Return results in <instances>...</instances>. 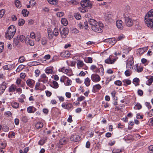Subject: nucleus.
I'll return each instance as SVG.
<instances>
[{
    "mask_svg": "<svg viewBox=\"0 0 153 153\" xmlns=\"http://www.w3.org/2000/svg\"><path fill=\"white\" fill-rule=\"evenodd\" d=\"M145 22L148 27L153 29V9L147 13L145 17Z\"/></svg>",
    "mask_w": 153,
    "mask_h": 153,
    "instance_id": "f257e3e1",
    "label": "nucleus"
},
{
    "mask_svg": "<svg viewBox=\"0 0 153 153\" xmlns=\"http://www.w3.org/2000/svg\"><path fill=\"white\" fill-rule=\"evenodd\" d=\"M16 29L13 25L10 26L5 33V37L7 39L10 40L13 38L16 32Z\"/></svg>",
    "mask_w": 153,
    "mask_h": 153,
    "instance_id": "f03ea898",
    "label": "nucleus"
},
{
    "mask_svg": "<svg viewBox=\"0 0 153 153\" xmlns=\"http://www.w3.org/2000/svg\"><path fill=\"white\" fill-rule=\"evenodd\" d=\"M125 21L126 25L128 27H131L133 25V21L131 18L130 14L125 12L123 14Z\"/></svg>",
    "mask_w": 153,
    "mask_h": 153,
    "instance_id": "7ed1b4c3",
    "label": "nucleus"
},
{
    "mask_svg": "<svg viewBox=\"0 0 153 153\" xmlns=\"http://www.w3.org/2000/svg\"><path fill=\"white\" fill-rule=\"evenodd\" d=\"M59 30L57 28H55L53 31L50 28L48 29V37L50 39H52L54 36H56L59 34Z\"/></svg>",
    "mask_w": 153,
    "mask_h": 153,
    "instance_id": "20e7f679",
    "label": "nucleus"
},
{
    "mask_svg": "<svg viewBox=\"0 0 153 153\" xmlns=\"http://www.w3.org/2000/svg\"><path fill=\"white\" fill-rule=\"evenodd\" d=\"M104 27L103 24L100 22H99L94 27H91V28L93 30L97 33H101L102 32V28Z\"/></svg>",
    "mask_w": 153,
    "mask_h": 153,
    "instance_id": "39448f33",
    "label": "nucleus"
},
{
    "mask_svg": "<svg viewBox=\"0 0 153 153\" xmlns=\"http://www.w3.org/2000/svg\"><path fill=\"white\" fill-rule=\"evenodd\" d=\"M80 4L82 7L91 8L92 5L91 2L88 0H83L81 1Z\"/></svg>",
    "mask_w": 153,
    "mask_h": 153,
    "instance_id": "423d86ee",
    "label": "nucleus"
},
{
    "mask_svg": "<svg viewBox=\"0 0 153 153\" xmlns=\"http://www.w3.org/2000/svg\"><path fill=\"white\" fill-rule=\"evenodd\" d=\"M60 30V34L62 38H65L66 36L68 34L69 30L68 28L66 27L62 29V30L60 29L59 30Z\"/></svg>",
    "mask_w": 153,
    "mask_h": 153,
    "instance_id": "0eeeda50",
    "label": "nucleus"
},
{
    "mask_svg": "<svg viewBox=\"0 0 153 153\" xmlns=\"http://www.w3.org/2000/svg\"><path fill=\"white\" fill-rule=\"evenodd\" d=\"M62 107L63 108L67 109L68 111H71L73 108V106L71 103L66 104L64 102L62 104Z\"/></svg>",
    "mask_w": 153,
    "mask_h": 153,
    "instance_id": "6e6552de",
    "label": "nucleus"
},
{
    "mask_svg": "<svg viewBox=\"0 0 153 153\" xmlns=\"http://www.w3.org/2000/svg\"><path fill=\"white\" fill-rule=\"evenodd\" d=\"M112 57V56L111 55H110L108 58L105 60V62L108 64H113L114 62L118 59V57H116L115 58L112 59L111 58Z\"/></svg>",
    "mask_w": 153,
    "mask_h": 153,
    "instance_id": "1a4fd4ad",
    "label": "nucleus"
},
{
    "mask_svg": "<svg viewBox=\"0 0 153 153\" xmlns=\"http://www.w3.org/2000/svg\"><path fill=\"white\" fill-rule=\"evenodd\" d=\"M59 71L66 74L69 76H71L72 75L71 70V69H66L65 67H63L60 69Z\"/></svg>",
    "mask_w": 153,
    "mask_h": 153,
    "instance_id": "9d476101",
    "label": "nucleus"
},
{
    "mask_svg": "<svg viewBox=\"0 0 153 153\" xmlns=\"http://www.w3.org/2000/svg\"><path fill=\"white\" fill-rule=\"evenodd\" d=\"M92 80L94 82H98L100 80L101 78L100 76L96 74H93L91 76Z\"/></svg>",
    "mask_w": 153,
    "mask_h": 153,
    "instance_id": "9b49d317",
    "label": "nucleus"
},
{
    "mask_svg": "<svg viewBox=\"0 0 153 153\" xmlns=\"http://www.w3.org/2000/svg\"><path fill=\"white\" fill-rule=\"evenodd\" d=\"M26 82L28 86L33 88L34 86L35 82L33 80L29 79L26 81Z\"/></svg>",
    "mask_w": 153,
    "mask_h": 153,
    "instance_id": "f8f14e48",
    "label": "nucleus"
},
{
    "mask_svg": "<svg viewBox=\"0 0 153 153\" xmlns=\"http://www.w3.org/2000/svg\"><path fill=\"white\" fill-rule=\"evenodd\" d=\"M116 25L118 29L122 30L123 29L124 24L123 22L121 20H118L116 21Z\"/></svg>",
    "mask_w": 153,
    "mask_h": 153,
    "instance_id": "ddd939ff",
    "label": "nucleus"
},
{
    "mask_svg": "<svg viewBox=\"0 0 153 153\" xmlns=\"http://www.w3.org/2000/svg\"><path fill=\"white\" fill-rule=\"evenodd\" d=\"M48 77L46 76L45 74H43L40 76V81L42 82L43 83H46L48 81Z\"/></svg>",
    "mask_w": 153,
    "mask_h": 153,
    "instance_id": "4468645a",
    "label": "nucleus"
},
{
    "mask_svg": "<svg viewBox=\"0 0 153 153\" xmlns=\"http://www.w3.org/2000/svg\"><path fill=\"white\" fill-rule=\"evenodd\" d=\"M70 139L71 141L77 142L80 140V137L77 135H74L71 136Z\"/></svg>",
    "mask_w": 153,
    "mask_h": 153,
    "instance_id": "2eb2a0df",
    "label": "nucleus"
},
{
    "mask_svg": "<svg viewBox=\"0 0 153 153\" xmlns=\"http://www.w3.org/2000/svg\"><path fill=\"white\" fill-rule=\"evenodd\" d=\"M6 88V85L5 83H3L0 86V95L4 91Z\"/></svg>",
    "mask_w": 153,
    "mask_h": 153,
    "instance_id": "dca6fc26",
    "label": "nucleus"
},
{
    "mask_svg": "<svg viewBox=\"0 0 153 153\" xmlns=\"http://www.w3.org/2000/svg\"><path fill=\"white\" fill-rule=\"evenodd\" d=\"M70 55V52L68 51H66L62 52L60 54V56L61 57H69Z\"/></svg>",
    "mask_w": 153,
    "mask_h": 153,
    "instance_id": "f3484780",
    "label": "nucleus"
},
{
    "mask_svg": "<svg viewBox=\"0 0 153 153\" xmlns=\"http://www.w3.org/2000/svg\"><path fill=\"white\" fill-rule=\"evenodd\" d=\"M148 49V47H145L142 48H140L137 50V52L140 54H143Z\"/></svg>",
    "mask_w": 153,
    "mask_h": 153,
    "instance_id": "a211bd4d",
    "label": "nucleus"
},
{
    "mask_svg": "<svg viewBox=\"0 0 153 153\" xmlns=\"http://www.w3.org/2000/svg\"><path fill=\"white\" fill-rule=\"evenodd\" d=\"M132 59L130 61H128L126 63V68H129L130 69H132L133 67H132V65L134 64V61L133 60V58L132 57Z\"/></svg>",
    "mask_w": 153,
    "mask_h": 153,
    "instance_id": "6ab92c4d",
    "label": "nucleus"
},
{
    "mask_svg": "<svg viewBox=\"0 0 153 153\" xmlns=\"http://www.w3.org/2000/svg\"><path fill=\"white\" fill-rule=\"evenodd\" d=\"M89 24L91 25V27L94 26L98 23L97 21L95 19H90L88 20Z\"/></svg>",
    "mask_w": 153,
    "mask_h": 153,
    "instance_id": "aec40b11",
    "label": "nucleus"
},
{
    "mask_svg": "<svg viewBox=\"0 0 153 153\" xmlns=\"http://www.w3.org/2000/svg\"><path fill=\"white\" fill-rule=\"evenodd\" d=\"M26 38L25 43L26 44L30 45V46H33L34 45V42L33 40L29 39L28 38Z\"/></svg>",
    "mask_w": 153,
    "mask_h": 153,
    "instance_id": "412c9836",
    "label": "nucleus"
},
{
    "mask_svg": "<svg viewBox=\"0 0 153 153\" xmlns=\"http://www.w3.org/2000/svg\"><path fill=\"white\" fill-rule=\"evenodd\" d=\"M16 88V86L14 84H12L9 87L8 91L10 93H12L13 94Z\"/></svg>",
    "mask_w": 153,
    "mask_h": 153,
    "instance_id": "4be33fe9",
    "label": "nucleus"
},
{
    "mask_svg": "<svg viewBox=\"0 0 153 153\" xmlns=\"http://www.w3.org/2000/svg\"><path fill=\"white\" fill-rule=\"evenodd\" d=\"M53 68V67H47L45 70V72L47 74H52Z\"/></svg>",
    "mask_w": 153,
    "mask_h": 153,
    "instance_id": "5701e85b",
    "label": "nucleus"
},
{
    "mask_svg": "<svg viewBox=\"0 0 153 153\" xmlns=\"http://www.w3.org/2000/svg\"><path fill=\"white\" fill-rule=\"evenodd\" d=\"M84 65L83 61L81 60H78L77 63V65L78 69H80Z\"/></svg>",
    "mask_w": 153,
    "mask_h": 153,
    "instance_id": "b1692460",
    "label": "nucleus"
},
{
    "mask_svg": "<svg viewBox=\"0 0 153 153\" xmlns=\"http://www.w3.org/2000/svg\"><path fill=\"white\" fill-rule=\"evenodd\" d=\"M48 2L50 4L55 5L58 4V0H47Z\"/></svg>",
    "mask_w": 153,
    "mask_h": 153,
    "instance_id": "393cba45",
    "label": "nucleus"
},
{
    "mask_svg": "<svg viewBox=\"0 0 153 153\" xmlns=\"http://www.w3.org/2000/svg\"><path fill=\"white\" fill-rule=\"evenodd\" d=\"M39 64V63L37 61L30 62L28 64V66L30 67L38 65Z\"/></svg>",
    "mask_w": 153,
    "mask_h": 153,
    "instance_id": "a878e982",
    "label": "nucleus"
},
{
    "mask_svg": "<svg viewBox=\"0 0 153 153\" xmlns=\"http://www.w3.org/2000/svg\"><path fill=\"white\" fill-rule=\"evenodd\" d=\"M122 82L123 83V85L127 86L131 84V82L130 80L128 79H126L123 80Z\"/></svg>",
    "mask_w": 153,
    "mask_h": 153,
    "instance_id": "bb28decb",
    "label": "nucleus"
},
{
    "mask_svg": "<svg viewBox=\"0 0 153 153\" xmlns=\"http://www.w3.org/2000/svg\"><path fill=\"white\" fill-rule=\"evenodd\" d=\"M101 88V86L99 84H97L94 85L93 87V90L96 92L97 91H99Z\"/></svg>",
    "mask_w": 153,
    "mask_h": 153,
    "instance_id": "cd10ccee",
    "label": "nucleus"
},
{
    "mask_svg": "<svg viewBox=\"0 0 153 153\" xmlns=\"http://www.w3.org/2000/svg\"><path fill=\"white\" fill-rule=\"evenodd\" d=\"M43 126V123L40 122H37L35 125V126L37 129H39L42 128Z\"/></svg>",
    "mask_w": 153,
    "mask_h": 153,
    "instance_id": "c85d7f7f",
    "label": "nucleus"
},
{
    "mask_svg": "<svg viewBox=\"0 0 153 153\" xmlns=\"http://www.w3.org/2000/svg\"><path fill=\"white\" fill-rule=\"evenodd\" d=\"M91 80L88 77L86 78L85 80L84 83L85 85L87 86H89L90 85Z\"/></svg>",
    "mask_w": 153,
    "mask_h": 153,
    "instance_id": "c756f323",
    "label": "nucleus"
},
{
    "mask_svg": "<svg viewBox=\"0 0 153 153\" xmlns=\"http://www.w3.org/2000/svg\"><path fill=\"white\" fill-rule=\"evenodd\" d=\"M67 142L66 139L63 138L61 139L59 141V143L60 145H64Z\"/></svg>",
    "mask_w": 153,
    "mask_h": 153,
    "instance_id": "7c9ffc66",
    "label": "nucleus"
},
{
    "mask_svg": "<svg viewBox=\"0 0 153 153\" xmlns=\"http://www.w3.org/2000/svg\"><path fill=\"white\" fill-rule=\"evenodd\" d=\"M153 82V76H151L149 79L146 82V84L150 85Z\"/></svg>",
    "mask_w": 153,
    "mask_h": 153,
    "instance_id": "2f4dec72",
    "label": "nucleus"
},
{
    "mask_svg": "<svg viewBox=\"0 0 153 153\" xmlns=\"http://www.w3.org/2000/svg\"><path fill=\"white\" fill-rule=\"evenodd\" d=\"M62 24L64 26H66L68 24V22L67 19L65 18H62L61 20Z\"/></svg>",
    "mask_w": 153,
    "mask_h": 153,
    "instance_id": "473e14b6",
    "label": "nucleus"
},
{
    "mask_svg": "<svg viewBox=\"0 0 153 153\" xmlns=\"http://www.w3.org/2000/svg\"><path fill=\"white\" fill-rule=\"evenodd\" d=\"M85 61L87 63H91L93 62L92 59L91 57H88L85 58Z\"/></svg>",
    "mask_w": 153,
    "mask_h": 153,
    "instance_id": "72a5a7b5",
    "label": "nucleus"
},
{
    "mask_svg": "<svg viewBox=\"0 0 153 153\" xmlns=\"http://www.w3.org/2000/svg\"><path fill=\"white\" fill-rule=\"evenodd\" d=\"M12 107L15 108H17L19 107V104L15 102H13L11 103Z\"/></svg>",
    "mask_w": 153,
    "mask_h": 153,
    "instance_id": "f704fd0d",
    "label": "nucleus"
},
{
    "mask_svg": "<svg viewBox=\"0 0 153 153\" xmlns=\"http://www.w3.org/2000/svg\"><path fill=\"white\" fill-rule=\"evenodd\" d=\"M23 15L24 16H27L29 12L26 9H24L22 11Z\"/></svg>",
    "mask_w": 153,
    "mask_h": 153,
    "instance_id": "c9c22d12",
    "label": "nucleus"
},
{
    "mask_svg": "<svg viewBox=\"0 0 153 153\" xmlns=\"http://www.w3.org/2000/svg\"><path fill=\"white\" fill-rule=\"evenodd\" d=\"M15 5L17 7H20L22 6L20 1L18 0L15 1Z\"/></svg>",
    "mask_w": 153,
    "mask_h": 153,
    "instance_id": "e433bc0d",
    "label": "nucleus"
},
{
    "mask_svg": "<svg viewBox=\"0 0 153 153\" xmlns=\"http://www.w3.org/2000/svg\"><path fill=\"white\" fill-rule=\"evenodd\" d=\"M74 16L76 19L79 20L81 18V16L79 13H75Z\"/></svg>",
    "mask_w": 153,
    "mask_h": 153,
    "instance_id": "4c0bfd02",
    "label": "nucleus"
},
{
    "mask_svg": "<svg viewBox=\"0 0 153 153\" xmlns=\"http://www.w3.org/2000/svg\"><path fill=\"white\" fill-rule=\"evenodd\" d=\"M66 83L64 82V84L66 86L70 85L72 83V81L71 79H70L68 78L66 81Z\"/></svg>",
    "mask_w": 153,
    "mask_h": 153,
    "instance_id": "58836bf2",
    "label": "nucleus"
},
{
    "mask_svg": "<svg viewBox=\"0 0 153 153\" xmlns=\"http://www.w3.org/2000/svg\"><path fill=\"white\" fill-rule=\"evenodd\" d=\"M68 78V77L65 76H62L60 79V81L62 82H64L66 81Z\"/></svg>",
    "mask_w": 153,
    "mask_h": 153,
    "instance_id": "ea45409f",
    "label": "nucleus"
},
{
    "mask_svg": "<svg viewBox=\"0 0 153 153\" xmlns=\"http://www.w3.org/2000/svg\"><path fill=\"white\" fill-rule=\"evenodd\" d=\"M52 84L53 85V86H52L53 88H57L59 87V85L56 81H53Z\"/></svg>",
    "mask_w": 153,
    "mask_h": 153,
    "instance_id": "a19ab883",
    "label": "nucleus"
},
{
    "mask_svg": "<svg viewBox=\"0 0 153 153\" xmlns=\"http://www.w3.org/2000/svg\"><path fill=\"white\" fill-rule=\"evenodd\" d=\"M116 91L114 90L111 92V95L113 98L115 100H117V97H115V95L116 94Z\"/></svg>",
    "mask_w": 153,
    "mask_h": 153,
    "instance_id": "79ce46f5",
    "label": "nucleus"
},
{
    "mask_svg": "<svg viewBox=\"0 0 153 153\" xmlns=\"http://www.w3.org/2000/svg\"><path fill=\"white\" fill-rule=\"evenodd\" d=\"M46 139H43L41 140H40L38 143L40 145H43L46 142Z\"/></svg>",
    "mask_w": 153,
    "mask_h": 153,
    "instance_id": "37998d69",
    "label": "nucleus"
},
{
    "mask_svg": "<svg viewBox=\"0 0 153 153\" xmlns=\"http://www.w3.org/2000/svg\"><path fill=\"white\" fill-rule=\"evenodd\" d=\"M25 21L24 19H20L19 20L18 25L19 26L23 25L25 23Z\"/></svg>",
    "mask_w": 153,
    "mask_h": 153,
    "instance_id": "c03bdc74",
    "label": "nucleus"
},
{
    "mask_svg": "<svg viewBox=\"0 0 153 153\" xmlns=\"http://www.w3.org/2000/svg\"><path fill=\"white\" fill-rule=\"evenodd\" d=\"M131 71L127 70L125 72V74L126 76H129L131 74Z\"/></svg>",
    "mask_w": 153,
    "mask_h": 153,
    "instance_id": "a18cd8bd",
    "label": "nucleus"
},
{
    "mask_svg": "<svg viewBox=\"0 0 153 153\" xmlns=\"http://www.w3.org/2000/svg\"><path fill=\"white\" fill-rule=\"evenodd\" d=\"M142 108V105L140 104L137 103L135 106L134 108L135 109L140 110Z\"/></svg>",
    "mask_w": 153,
    "mask_h": 153,
    "instance_id": "49530a36",
    "label": "nucleus"
},
{
    "mask_svg": "<svg viewBox=\"0 0 153 153\" xmlns=\"http://www.w3.org/2000/svg\"><path fill=\"white\" fill-rule=\"evenodd\" d=\"M99 74L101 76H102L104 74V70L103 67H100L99 68Z\"/></svg>",
    "mask_w": 153,
    "mask_h": 153,
    "instance_id": "de8ad7c7",
    "label": "nucleus"
},
{
    "mask_svg": "<svg viewBox=\"0 0 153 153\" xmlns=\"http://www.w3.org/2000/svg\"><path fill=\"white\" fill-rule=\"evenodd\" d=\"M125 37V36L123 34H121L117 38L118 41H120L123 39Z\"/></svg>",
    "mask_w": 153,
    "mask_h": 153,
    "instance_id": "09e8293b",
    "label": "nucleus"
},
{
    "mask_svg": "<svg viewBox=\"0 0 153 153\" xmlns=\"http://www.w3.org/2000/svg\"><path fill=\"white\" fill-rule=\"evenodd\" d=\"M22 120L24 122L26 123L28 121L27 117L26 116H23L21 118Z\"/></svg>",
    "mask_w": 153,
    "mask_h": 153,
    "instance_id": "8fccbe9b",
    "label": "nucleus"
},
{
    "mask_svg": "<svg viewBox=\"0 0 153 153\" xmlns=\"http://www.w3.org/2000/svg\"><path fill=\"white\" fill-rule=\"evenodd\" d=\"M4 48V43L3 42H0V53L2 52Z\"/></svg>",
    "mask_w": 153,
    "mask_h": 153,
    "instance_id": "3c124183",
    "label": "nucleus"
},
{
    "mask_svg": "<svg viewBox=\"0 0 153 153\" xmlns=\"http://www.w3.org/2000/svg\"><path fill=\"white\" fill-rule=\"evenodd\" d=\"M25 60V58L24 56H20L19 59V62L20 63H22Z\"/></svg>",
    "mask_w": 153,
    "mask_h": 153,
    "instance_id": "603ef678",
    "label": "nucleus"
},
{
    "mask_svg": "<svg viewBox=\"0 0 153 153\" xmlns=\"http://www.w3.org/2000/svg\"><path fill=\"white\" fill-rule=\"evenodd\" d=\"M25 37L23 35L20 36L19 37V40L20 41L22 42H24L25 41Z\"/></svg>",
    "mask_w": 153,
    "mask_h": 153,
    "instance_id": "864d4df0",
    "label": "nucleus"
},
{
    "mask_svg": "<svg viewBox=\"0 0 153 153\" xmlns=\"http://www.w3.org/2000/svg\"><path fill=\"white\" fill-rule=\"evenodd\" d=\"M85 99V97L83 96H80L79 97L77 98V100L79 102H81Z\"/></svg>",
    "mask_w": 153,
    "mask_h": 153,
    "instance_id": "5fc2aeb1",
    "label": "nucleus"
},
{
    "mask_svg": "<svg viewBox=\"0 0 153 153\" xmlns=\"http://www.w3.org/2000/svg\"><path fill=\"white\" fill-rule=\"evenodd\" d=\"M33 106H29L27 108V111L29 113H33L32 109Z\"/></svg>",
    "mask_w": 153,
    "mask_h": 153,
    "instance_id": "6e6d98bb",
    "label": "nucleus"
},
{
    "mask_svg": "<svg viewBox=\"0 0 153 153\" xmlns=\"http://www.w3.org/2000/svg\"><path fill=\"white\" fill-rule=\"evenodd\" d=\"M19 42V39H15L13 41V45L15 46L17 45Z\"/></svg>",
    "mask_w": 153,
    "mask_h": 153,
    "instance_id": "4d7b16f0",
    "label": "nucleus"
},
{
    "mask_svg": "<svg viewBox=\"0 0 153 153\" xmlns=\"http://www.w3.org/2000/svg\"><path fill=\"white\" fill-rule=\"evenodd\" d=\"M71 30L72 33H77L79 32V31L76 28H72Z\"/></svg>",
    "mask_w": 153,
    "mask_h": 153,
    "instance_id": "13d9d810",
    "label": "nucleus"
},
{
    "mask_svg": "<svg viewBox=\"0 0 153 153\" xmlns=\"http://www.w3.org/2000/svg\"><path fill=\"white\" fill-rule=\"evenodd\" d=\"M123 53H124L127 54L129 53L130 50L129 49V48H128L126 49H123Z\"/></svg>",
    "mask_w": 153,
    "mask_h": 153,
    "instance_id": "bf43d9fd",
    "label": "nucleus"
},
{
    "mask_svg": "<svg viewBox=\"0 0 153 153\" xmlns=\"http://www.w3.org/2000/svg\"><path fill=\"white\" fill-rule=\"evenodd\" d=\"M5 10L4 9H2L0 10V19L2 18L4 14Z\"/></svg>",
    "mask_w": 153,
    "mask_h": 153,
    "instance_id": "052dcab7",
    "label": "nucleus"
},
{
    "mask_svg": "<svg viewBox=\"0 0 153 153\" xmlns=\"http://www.w3.org/2000/svg\"><path fill=\"white\" fill-rule=\"evenodd\" d=\"M79 10L82 13L86 12L88 11L87 8L85 7L80 8L79 9Z\"/></svg>",
    "mask_w": 153,
    "mask_h": 153,
    "instance_id": "680f3d73",
    "label": "nucleus"
},
{
    "mask_svg": "<svg viewBox=\"0 0 153 153\" xmlns=\"http://www.w3.org/2000/svg\"><path fill=\"white\" fill-rule=\"evenodd\" d=\"M114 84L117 85L121 86L122 85V82L119 80L116 81L114 82Z\"/></svg>",
    "mask_w": 153,
    "mask_h": 153,
    "instance_id": "e2e57ef3",
    "label": "nucleus"
},
{
    "mask_svg": "<svg viewBox=\"0 0 153 153\" xmlns=\"http://www.w3.org/2000/svg\"><path fill=\"white\" fill-rule=\"evenodd\" d=\"M2 129L4 131L7 132L9 131V128L7 126H3Z\"/></svg>",
    "mask_w": 153,
    "mask_h": 153,
    "instance_id": "0e129e2a",
    "label": "nucleus"
},
{
    "mask_svg": "<svg viewBox=\"0 0 153 153\" xmlns=\"http://www.w3.org/2000/svg\"><path fill=\"white\" fill-rule=\"evenodd\" d=\"M122 151L120 149H114L112 151L113 153H119Z\"/></svg>",
    "mask_w": 153,
    "mask_h": 153,
    "instance_id": "69168bd1",
    "label": "nucleus"
},
{
    "mask_svg": "<svg viewBox=\"0 0 153 153\" xmlns=\"http://www.w3.org/2000/svg\"><path fill=\"white\" fill-rule=\"evenodd\" d=\"M64 14V13L62 12H58L56 13L57 16L59 17L63 16Z\"/></svg>",
    "mask_w": 153,
    "mask_h": 153,
    "instance_id": "338daca9",
    "label": "nucleus"
},
{
    "mask_svg": "<svg viewBox=\"0 0 153 153\" xmlns=\"http://www.w3.org/2000/svg\"><path fill=\"white\" fill-rule=\"evenodd\" d=\"M41 41V43L42 45H46L47 42V40L45 38H42Z\"/></svg>",
    "mask_w": 153,
    "mask_h": 153,
    "instance_id": "774afa93",
    "label": "nucleus"
}]
</instances>
